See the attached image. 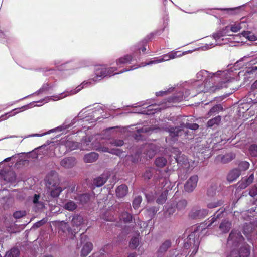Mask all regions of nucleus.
Instances as JSON below:
<instances>
[{
    "mask_svg": "<svg viewBox=\"0 0 257 257\" xmlns=\"http://www.w3.org/2000/svg\"><path fill=\"white\" fill-rule=\"evenodd\" d=\"M137 67H135L134 66H132L130 69H123V70L120 71L119 72H114L116 71L117 69L116 67H106L103 65H99L95 67V75L96 76L92 79H89L87 81H84L83 82L81 85L78 86L75 89L72 90L70 91H66L64 93H62L57 95L52 96L50 97H47L44 99L45 101V103H47L49 102L50 100L57 101L60 99H61L65 97L73 95L76 94L78 92H79L82 88L84 87H86L88 86H89L91 84H93L98 81V80H101L103 78L107 76H113L116 74H120L122 72H127L131 70H134L136 69Z\"/></svg>",
    "mask_w": 257,
    "mask_h": 257,
    "instance_id": "f257e3e1",
    "label": "nucleus"
},
{
    "mask_svg": "<svg viewBox=\"0 0 257 257\" xmlns=\"http://www.w3.org/2000/svg\"><path fill=\"white\" fill-rule=\"evenodd\" d=\"M223 212L224 210L220 209L210 220L194 227V231L188 236L187 241L184 244L185 248H191L192 250L191 255H195L198 251L200 244V234L208 227L211 226L217 218L220 217V214Z\"/></svg>",
    "mask_w": 257,
    "mask_h": 257,
    "instance_id": "f03ea898",
    "label": "nucleus"
},
{
    "mask_svg": "<svg viewBox=\"0 0 257 257\" xmlns=\"http://www.w3.org/2000/svg\"><path fill=\"white\" fill-rule=\"evenodd\" d=\"M46 187L52 197H58L62 191V188L59 186L57 176H54L53 180L49 179Z\"/></svg>",
    "mask_w": 257,
    "mask_h": 257,
    "instance_id": "7ed1b4c3",
    "label": "nucleus"
},
{
    "mask_svg": "<svg viewBox=\"0 0 257 257\" xmlns=\"http://www.w3.org/2000/svg\"><path fill=\"white\" fill-rule=\"evenodd\" d=\"M244 239L240 232L232 230L229 234L227 241V244L232 247H239L242 243Z\"/></svg>",
    "mask_w": 257,
    "mask_h": 257,
    "instance_id": "20e7f679",
    "label": "nucleus"
},
{
    "mask_svg": "<svg viewBox=\"0 0 257 257\" xmlns=\"http://www.w3.org/2000/svg\"><path fill=\"white\" fill-rule=\"evenodd\" d=\"M229 28V26H226L224 29H222V30L219 31L216 33L213 34V37L214 39L215 40L216 43L214 44H211L207 45V46H206V49H209L215 46V45H222L223 43H224L223 42H221L222 41L224 40V39H221V38L227 34Z\"/></svg>",
    "mask_w": 257,
    "mask_h": 257,
    "instance_id": "39448f33",
    "label": "nucleus"
},
{
    "mask_svg": "<svg viewBox=\"0 0 257 257\" xmlns=\"http://www.w3.org/2000/svg\"><path fill=\"white\" fill-rule=\"evenodd\" d=\"M172 59L170 52L164 54L161 56L158 57H155L152 58L151 60L145 63H142L140 65H139L138 67H136L137 68L140 67H144L147 65H150L152 64H155L161 62H163L165 61H167L170 60Z\"/></svg>",
    "mask_w": 257,
    "mask_h": 257,
    "instance_id": "423d86ee",
    "label": "nucleus"
},
{
    "mask_svg": "<svg viewBox=\"0 0 257 257\" xmlns=\"http://www.w3.org/2000/svg\"><path fill=\"white\" fill-rule=\"evenodd\" d=\"M250 254V250L247 245H244L240 248L238 252L237 250L233 249L227 257H248Z\"/></svg>",
    "mask_w": 257,
    "mask_h": 257,
    "instance_id": "0eeeda50",
    "label": "nucleus"
},
{
    "mask_svg": "<svg viewBox=\"0 0 257 257\" xmlns=\"http://www.w3.org/2000/svg\"><path fill=\"white\" fill-rule=\"evenodd\" d=\"M217 75H221L223 79L221 85L218 88L219 89L227 87L228 85L226 84V83H229L232 79H233L232 72L227 70L222 72L220 71H218Z\"/></svg>",
    "mask_w": 257,
    "mask_h": 257,
    "instance_id": "6e6552de",
    "label": "nucleus"
},
{
    "mask_svg": "<svg viewBox=\"0 0 257 257\" xmlns=\"http://www.w3.org/2000/svg\"><path fill=\"white\" fill-rule=\"evenodd\" d=\"M198 180V178L197 175L190 177L185 184V190L188 192L193 191L197 186Z\"/></svg>",
    "mask_w": 257,
    "mask_h": 257,
    "instance_id": "1a4fd4ad",
    "label": "nucleus"
},
{
    "mask_svg": "<svg viewBox=\"0 0 257 257\" xmlns=\"http://www.w3.org/2000/svg\"><path fill=\"white\" fill-rule=\"evenodd\" d=\"M208 214V210L204 208L194 209L190 212L189 216L193 219L201 218Z\"/></svg>",
    "mask_w": 257,
    "mask_h": 257,
    "instance_id": "9d476101",
    "label": "nucleus"
},
{
    "mask_svg": "<svg viewBox=\"0 0 257 257\" xmlns=\"http://www.w3.org/2000/svg\"><path fill=\"white\" fill-rule=\"evenodd\" d=\"M215 74V73H210L208 71L203 70L199 72L197 74L196 76L198 81H202L206 83L208 80Z\"/></svg>",
    "mask_w": 257,
    "mask_h": 257,
    "instance_id": "9b49d317",
    "label": "nucleus"
},
{
    "mask_svg": "<svg viewBox=\"0 0 257 257\" xmlns=\"http://www.w3.org/2000/svg\"><path fill=\"white\" fill-rule=\"evenodd\" d=\"M145 154L147 157L152 158L157 151L156 146L153 144H148L145 146Z\"/></svg>",
    "mask_w": 257,
    "mask_h": 257,
    "instance_id": "f8f14e48",
    "label": "nucleus"
},
{
    "mask_svg": "<svg viewBox=\"0 0 257 257\" xmlns=\"http://www.w3.org/2000/svg\"><path fill=\"white\" fill-rule=\"evenodd\" d=\"M235 157L233 153H230L224 155H219L216 157L215 160L217 162L226 163L232 160Z\"/></svg>",
    "mask_w": 257,
    "mask_h": 257,
    "instance_id": "ddd939ff",
    "label": "nucleus"
},
{
    "mask_svg": "<svg viewBox=\"0 0 257 257\" xmlns=\"http://www.w3.org/2000/svg\"><path fill=\"white\" fill-rule=\"evenodd\" d=\"M190 93L188 91H186L185 94L183 92H179L176 96H174L168 100L169 102H180L183 99H187Z\"/></svg>",
    "mask_w": 257,
    "mask_h": 257,
    "instance_id": "4468645a",
    "label": "nucleus"
},
{
    "mask_svg": "<svg viewBox=\"0 0 257 257\" xmlns=\"http://www.w3.org/2000/svg\"><path fill=\"white\" fill-rule=\"evenodd\" d=\"M133 60V57L131 55H126L118 59L116 63L118 67H121L122 65L131 63Z\"/></svg>",
    "mask_w": 257,
    "mask_h": 257,
    "instance_id": "2eb2a0df",
    "label": "nucleus"
},
{
    "mask_svg": "<svg viewBox=\"0 0 257 257\" xmlns=\"http://www.w3.org/2000/svg\"><path fill=\"white\" fill-rule=\"evenodd\" d=\"M247 27L246 23L244 21L235 23L230 27V30L233 32H237L241 29L246 28Z\"/></svg>",
    "mask_w": 257,
    "mask_h": 257,
    "instance_id": "dca6fc26",
    "label": "nucleus"
},
{
    "mask_svg": "<svg viewBox=\"0 0 257 257\" xmlns=\"http://www.w3.org/2000/svg\"><path fill=\"white\" fill-rule=\"evenodd\" d=\"M76 163L75 159L74 157L65 158L61 161V165L65 168H71Z\"/></svg>",
    "mask_w": 257,
    "mask_h": 257,
    "instance_id": "f3484780",
    "label": "nucleus"
},
{
    "mask_svg": "<svg viewBox=\"0 0 257 257\" xmlns=\"http://www.w3.org/2000/svg\"><path fill=\"white\" fill-rule=\"evenodd\" d=\"M231 227V223L227 220L223 221L219 226V230L222 233L229 232Z\"/></svg>",
    "mask_w": 257,
    "mask_h": 257,
    "instance_id": "a211bd4d",
    "label": "nucleus"
},
{
    "mask_svg": "<svg viewBox=\"0 0 257 257\" xmlns=\"http://www.w3.org/2000/svg\"><path fill=\"white\" fill-rule=\"evenodd\" d=\"M240 170L237 168L234 169L230 171L227 175V180L229 182H232L237 179L240 175Z\"/></svg>",
    "mask_w": 257,
    "mask_h": 257,
    "instance_id": "6ab92c4d",
    "label": "nucleus"
},
{
    "mask_svg": "<svg viewBox=\"0 0 257 257\" xmlns=\"http://www.w3.org/2000/svg\"><path fill=\"white\" fill-rule=\"evenodd\" d=\"M128 192V188L125 185H121L116 189V194L118 197L122 198L125 196Z\"/></svg>",
    "mask_w": 257,
    "mask_h": 257,
    "instance_id": "aec40b11",
    "label": "nucleus"
},
{
    "mask_svg": "<svg viewBox=\"0 0 257 257\" xmlns=\"http://www.w3.org/2000/svg\"><path fill=\"white\" fill-rule=\"evenodd\" d=\"M107 179V174H103L101 176L95 178L93 181V184L96 187H100L106 182Z\"/></svg>",
    "mask_w": 257,
    "mask_h": 257,
    "instance_id": "412c9836",
    "label": "nucleus"
},
{
    "mask_svg": "<svg viewBox=\"0 0 257 257\" xmlns=\"http://www.w3.org/2000/svg\"><path fill=\"white\" fill-rule=\"evenodd\" d=\"M98 158V154L95 152H91L85 155L83 159L86 163H92L96 161Z\"/></svg>",
    "mask_w": 257,
    "mask_h": 257,
    "instance_id": "4be33fe9",
    "label": "nucleus"
},
{
    "mask_svg": "<svg viewBox=\"0 0 257 257\" xmlns=\"http://www.w3.org/2000/svg\"><path fill=\"white\" fill-rule=\"evenodd\" d=\"M75 199L77 203L83 205L89 200L90 198L88 194H84L75 197Z\"/></svg>",
    "mask_w": 257,
    "mask_h": 257,
    "instance_id": "5701e85b",
    "label": "nucleus"
},
{
    "mask_svg": "<svg viewBox=\"0 0 257 257\" xmlns=\"http://www.w3.org/2000/svg\"><path fill=\"white\" fill-rule=\"evenodd\" d=\"M93 245L91 242H87L83 246L81 250V255L83 256H87L92 250Z\"/></svg>",
    "mask_w": 257,
    "mask_h": 257,
    "instance_id": "b1692460",
    "label": "nucleus"
},
{
    "mask_svg": "<svg viewBox=\"0 0 257 257\" xmlns=\"http://www.w3.org/2000/svg\"><path fill=\"white\" fill-rule=\"evenodd\" d=\"M241 8V7L239 6L234 8H221L219 9L222 11H226V13L228 15H234L239 13Z\"/></svg>",
    "mask_w": 257,
    "mask_h": 257,
    "instance_id": "393cba45",
    "label": "nucleus"
},
{
    "mask_svg": "<svg viewBox=\"0 0 257 257\" xmlns=\"http://www.w3.org/2000/svg\"><path fill=\"white\" fill-rule=\"evenodd\" d=\"M0 178H4V179L7 182H12L15 180L16 175L13 172L10 171L6 173L4 176L1 175Z\"/></svg>",
    "mask_w": 257,
    "mask_h": 257,
    "instance_id": "a878e982",
    "label": "nucleus"
},
{
    "mask_svg": "<svg viewBox=\"0 0 257 257\" xmlns=\"http://www.w3.org/2000/svg\"><path fill=\"white\" fill-rule=\"evenodd\" d=\"M223 202L222 200L214 199L207 204L208 208H214L221 206Z\"/></svg>",
    "mask_w": 257,
    "mask_h": 257,
    "instance_id": "bb28decb",
    "label": "nucleus"
},
{
    "mask_svg": "<svg viewBox=\"0 0 257 257\" xmlns=\"http://www.w3.org/2000/svg\"><path fill=\"white\" fill-rule=\"evenodd\" d=\"M139 245V234H138L136 236L133 237L129 243V247L131 249L136 248Z\"/></svg>",
    "mask_w": 257,
    "mask_h": 257,
    "instance_id": "cd10ccee",
    "label": "nucleus"
},
{
    "mask_svg": "<svg viewBox=\"0 0 257 257\" xmlns=\"http://www.w3.org/2000/svg\"><path fill=\"white\" fill-rule=\"evenodd\" d=\"M176 161L179 163L181 164L182 165H184L185 167H187V159L186 157L181 154V153H179L178 155H177L175 157Z\"/></svg>",
    "mask_w": 257,
    "mask_h": 257,
    "instance_id": "c85d7f7f",
    "label": "nucleus"
},
{
    "mask_svg": "<svg viewBox=\"0 0 257 257\" xmlns=\"http://www.w3.org/2000/svg\"><path fill=\"white\" fill-rule=\"evenodd\" d=\"M168 194V191L166 189H164L161 194L157 199V202L158 204H163L167 199V195Z\"/></svg>",
    "mask_w": 257,
    "mask_h": 257,
    "instance_id": "c756f323",
    "label": "nucleus"
},
{
    "mask_svg": "<svg viewBox=\"0 0 257 257\" xmlns=\"http://www.w3.org/2000/svg\"><path fill=\"white\" fill-rule=\"evenodd\" d=\"M77 205L74 201L69 200L64 205V208L69 211H73L77 208Z\"/></svg>",
    "mask_w": 257,
    "mask_h": 257,
    "instance_id": "7c9ffc66",
    "label": "nucleus"
},
{
    "mask_svg": "<svg viewBox=\"0 0 257 257\" xmlns=\"http://www.w3.org/2000/svg\"><path fill=\"white\" fill-rule=\"evenodd\" d=\"M83 221V218L81 216L76 215L74 216L72 220V225L74 226H80Z\"/></svg>",
    "mask_w": 257,
    "mask_h": 257,
    "instance_id": "2f4dec72",
    "label": "nucleus"
},
{
    "mask_svg": "<svg viewBox=\"0 0 257 257\" xmlns=\"http://www.w3.org/2000/svg\"><path fill=\"white\" fill-rule=\"evenodd\" d=\"M65 146L70 150H73L78 147V144L72 141L68 140L65 143Z\"/></svg>",
    "mask_w": 257,
    "mask_h": 257,
    "instance_id": "473e14b6",
    "label": "nucleus"
},
{
    "mask_svg": "<svg viewBox=\"0 0 257 257\" xmlns=\"http://www.w3.org/2000/svg\"><path fill=\"white\" fill-rule=\"evenodd\" d=\"M120 219L125 223H128L132 220V216L128 212H124L120 215Z\"/></svg>",
    "mask_w": 257,
    "mask_h": 257,
    "instance_id": "72a5a7b5",
    "label": "nucleus"
},
{
    "mask_svg": "<svg viewBox=\"0 0 257 257\" xmlns=\"http://www.w3.org/2000/svg\"><path fill=\"white\" fill-rule=\"evenodd\" d=\"M242 35L251 41H254L257 39L256 36L250 31H243Z\"/></svg>",
    "mask_w": 257,
    "mask_h": 257,
    "instance_id": "f704fd0d",
    "label": "nucleus"
},
{
    "mask_svg": "<svg viewBox=\"0 0 257 257\" xmlns=\"http://www.w3.org/2000/svg\"><path fill=\"white\" fill-rule=\"evenodd\" d=\"M244 180L245 181V185H239L238 186L239 188L241 189H245L253 182L254 180L253 174H251L247 178L244 179Z\"/></svg>",
    "mask_w": 257,
    "mask_h": 257,
    "instance_id": "c9c22d12",
    "label": "nucleus"
},
{
    "mask_svg": "<svg viewBox=\"0 0 257 257\" xmlns=\"http://www.w3.org/2000/svg\"><path fill=\"white\" fill-rule=\"evenodd\" d=\"M40 196L37 194H35L33 199V202L35 206L39 209L42 208L44 207L43 203L39 201Z\"/></svg>",
    "mask_w": 257,
    "mask_h": 257,
    "instance_id": "e433bc0d",
    "label": "nucleus"
},
{
    "mask_svg": "<svg viewBox=\"0 0 257 257\" xmlns=\"http://www.w3.org/2000/svg\"><path fill=\"white\" fill-rule=\"evenodd\" d=\"M155 163L157 167H163L166 164L167 160L164 157H158L156 159Z\"/></svg>",
    "mask_w": 257,
    "mask_h": 257,
    "instance_id": "4c0bfd02",
    "label": "nucleus"
},
{
    "mask_svg": "<svg viewBox=\"0 0 257 257\" xmlns=\"http://www.w3.org/2000/svg\"><path fill=\"white\" fill-rule=\"evenodd\" d=\"M180 127L189 128L192 130H196L198 128L199 125L196 123H190L186 122V123H183L181 124Z\"/></svg>",
    "mask_w": 257,
    "mask_h": 257,
    "instance_id": "58836bf2",
    "label": "nucleus"
},
{
    "mask_svg": "<svg viewBox=\"0 0 257 257\" xmlns=\"http://www.w3.org/2000/svg\"><path fill=\"white\" fill-rule=\"evenodd\" d=\"M181 132V129L178 127L171 128L169 130V135L172 137L179 136Z\"/></svg>",
    "mask_w": 257,
    "mask_h": 257,
    "instance_id": "ea45409f",
    "label": "nucleus"
},
{
    "mask_svg": "<svg viewBox=\"0 0 257 257\" xmlns=\"http://www.w3.org/2000/svg\"><path fill=\"white\" fill-rule=\"evenodd\" d=\"M221 120V117L219 116H218L216 117H214L210 120H209L207 122V125L208 127H212L214 124H217L219 123Z\"/></svg>",
    "mask_w": 257,
    "mask_h": 257,
    "instance_id": "a19ab883",
    "label": "nucleus"
},
{
    "mask_svg": "<svg viewBox=\"0 0 257 257\" xmlns=\"http://www.w3.org/2000/svg\"><path fill=\"white\" fill-rule=\"evenodd\" d=\"M19 254V251L16 248H13L7 252V257H17Z\"/></svg>",
    "mask_w": 257,
    "mask_h": 257,
    "instance_id": "79ce46f5",
    "label": "nucleus"
},
{
    "mask_svg": "<svg viewBox=\"0 0 257 257\" xmlns=\"http://www.w3.org/2000/svg\"><path fill=\"white\" fill-rule=\"evenodd\" d=\"M27 107V106H23L21 108H16V109H14V110H13L12 111H10L9 112H8L7 113H10V114H8L6 115V117H7V119L11 117V116H14L16 114H17V113H19L20 112H21V110H20V109H24L23 110H25V109H26Z\"/></svg>",
    "mask_w": 257,
    "mask_h": 257,
    "instance_id": "37998d69",
    "label": "nucleus"
},
{
    "mask_svg": "<svg viewBox=\"0 0 257 257\" xmlns=\"http://www.w3.org/2000/svg\"><path fill=\"white\" fill-rule=\"evenodd\" d=\"M142 201V197L140 196H138L136 197L133 202V206L135 209H137L140 206V204H141Z\"/></svg>",
    "mask_w": 257,
    "mask_h": 257,
    "instance_id": "c03bdc74",
    "label": "nucleus"
},
{
    "mask_svg": "<svg viewBox=\"0 0 257 257\" xmlns=\"http://www.w3.org/2000/svg\"><path fill=\"white\" fill-rule=\"evenodd\" d=\"M171 246V242L169 240L165 241L160 246L159 251L161 252L166 251Z\"/></svg>",
    "mask_w": 257,
    "mask_h": 257,
    "instance_id": "a18cd8bd",
    "label": "nucleus"
},
{
    "mask_svg": "<svg viewBox=\"0 0 257 257\" xmlns=\"http://www.w3.org/2000/svg\"><path fill=\"white\" fill-rule=\"evenodd\" d=\"M222 109V107L220 105H216L213 106L208 112V115L210 116L213 115L214 113H218Z\"/></svg>",
    "mask_w": 257,
    "mask_h": 257,
    "instance_id": "49530a36",
    "label": "nucleus"
},
{
    "mask_svg": "<svg viewBox=\"0 0 257 257\" xmlns=\"http://www.w3.org/2000/svg\"><path fill=\"white\" fill-rule=\"evenodd\" d=\"M249 153L252 157L257 156V145H251L249 148Z\"/></svg>",
    "mask_w": 257,
    "mask_h": 257,
    "instance_id": "de8ad7c7",
    "label": "nucleus"
},
{
    "mask_svg": "<svg viewBox=\"0 0 257 257\" xmlns=\"http://www.w3.org/2000/svg\"><path fill=\"white\" fill-rule=\"evenodd\" d=\"M187 204V202L185 200H181L179 201L176 204V207L179 210H182L184 209Z\"/></svg>",
    "mask_w": 257,
    "mask_h": 257,
    "instance_id": "09e8293b",
    "label": "nucleus"
},
{
    "mask_svg": "<svg viewBox=\"0 0 257 257\" xmlns=\"http://www.w3.org/2000/svg\"><path fill=\"white\" fill-rule=\"evenodd\" d=\"M249 167V163L247 161H242L239 164V169L241 171H245Z\"/></svg>",
    "mask_w": 257,
    "mask_h": 257,
    "instance_id": "8fccbe9b",
    "label": "nucleus"
},
{
    "mask_svg": "<svg viewBox=\"0 0 257 257\" xmlns=\"http://www.w3.org/2000/svg\"><path fill=\"white\" fill-rule=\"evenodd\" d=\"M217 186L213 185L208 188L207 190V195L208 196L213 197L216 193Z\"/></svg>",
    "mask_w": 257,
    "mask_h": 257,
    "instance_id": "3c124183",
    "label": "nucleus"
},
{
    "mask_svg": "<svg viewBox=\"0 0 257 257\" xmlns=\"http://www.w3.org/2000/svg\"><path fill=\"white\" fill-rule=\"evenodd\" d=\"M161 105H162V106L159 108H153V107H155L156 106V105H153V104L150 105L147 108H148V111H149V110L151 111V110H154L155 111H156V110L159 111L162 109H164L167 107H170L169 105H167L166 103L164 105H163V103L161 104Z\"/></svg>",
    "mask_w": 257,
    "mask_h": 257,
    "instance_id": "603ef678",
    "label": "nucleus"
},
{
    "mask_svg": "<svg viewBox=\"0 0 257 257\" xmlns=\"http://www.w3.org/2000/svg\"><path fill=\"white\" fill-rule=\"evenodd\" d=\"M170 54L172 59L181 57L183 56V54H182L180 51H172L170 52Z\"/></svg>",
    "mask_w": 257,
    "mask_h": 257,
    "instance_id": "864d4df0",
    "label": "nucleus"
},
{
    "mask_svg": "<svg viewBox=\"0 0 257 257\" xmlns=\"http://www.w3.org/2000/svg\"><path fill=\"white\" fill-rule=\"evenodd\" d=\"M26 215L25 211H17L14 213L13 216L16 218L19 219Z\"/></svg>",
    "mask_w": 257,
    "mask_h": 257,
    "instance_id": "5fc2aeb1",
    "label": "nucleus"
},
{
    "mask_svg": "<svg viewBox=\"0 0 257 257\" xmlns=\"http://www.w3.org/2000/svg\"><path fill=\"white\" fill-rule=\"evenodd\" d=\"M87 112L86 108H84L83 110H81V112L79 113L78 116V117L80 118H83L85 119V121H89V119L88 118V117L84 114Z\"/></svg>",
    "mask_w": 257,
    "mask_h": 257,
    "instance_id": "6e6d98bb",
    "label": "nucleus"
},
{
    "mask_svg": "<svg viewBox=\"0 0 257 257\" xmlns=\"http://www.w3.org/2000/svg\"><path fill=\"white\" fill-rule=\"evenodd\" d=\"M111 143L112 145L116 146H121L123 145V141L122 140H115Z\"/></svg>",
    "mask_w": 257,
    "mask_h": 257,
    "instance_id": "4d7b16f0",
    "label": "nucleus"
},
{
    "mask_svg": "<svg viewBox=\"0 0 257 257\" xmlns=\"http://www.w3.org/2000/svg\"><path fill=\"white\" fill-rule=\"evenodd\" d=\"M247 59H249V60H247V62H251L252 61V60L250 59V57H246V56H245L244 57L242 58L241 59H240L239 61H238L236 63H235V66L236 67H237L238 66L240 65L242 62Z\"/></svg>",
    "mask_w": 257,
    "mask_h": 257,
    "instance_id": "13d9d810",
    "label": "nucleus"
},
{
    "mask_svg": "<svg viewBox=\"0 0 257 257\" xmlns=\"http://www.w3.org/2000/svg\"><path fill=\"white\" fill-rule=\"evenodd\" d=\"M172 90V88H170L168 89L167 91H160L159 92H156V95L157 96L165 95V94L168 93L169 92H170Z\"/></svg>",
    "mask_w": 257,
    "mask_h": 257,
    "instance_id": "bf43d9fd",
    "label": "nucleus"
},
{
    "mask_svg": "<svg viewBox=\"0 0 257 257\" xmlns=\"http://www.w3.org/2000/svg\"><path fill=\"white\" fill-rule=\"evenodd\" d=\"M256 71H257V67L256 66H254V67H252L248 68L247 69V70H246V73H248L249 74H253Z\"/></svg>",
    "mask_w": 257,
    "mask_h": 257,
    "instance_id": "052dcab7",
    "label": "nucleus"
},
{
    "mask_svg": "<svg viewBox=\"0 0 257 257\" xmlns=\"http://www.w3.org/2000/svg\"><path fill=\"white\" fill-rule=\"evenodd\" d=\"M165 209L166 211L168 213L169 215L172 214L175 211L174 207H171L170 208L169 206H166L165 207Z\"/></svg>",
    "mask_w": 257,
    "mask_h": 257,
    "instance_id": "680f3d73",
    "label": "nucleus"
},
{
    "mask_svg": "<svg viewBox=\"0 0 257 257\" xmlns=\"http://www.w3.org/2000/svg\"><path fill=\"white\" fill-rule=\"evenodd\" d=\"M257 194V188H253L249 191V195L252 196L254 197L256 196Z\"/></svg>",
    "mask_w": 257,
    "mask_h": 257,
    "instance_id": "e2e57ef3",
    "label": "nucleus"
},
{
    "mask_svg": "<svg viewBox=\"0 0 257 257\" xmlns=\"http://www.w3.org/2000/svg\"><path fill=\"white\" fill-rule=\"evenodd\" d=\"M45 221L43 220H42L39 222H37L34 225V227H39L41 226L43 223H44Z\"/></svg>",
    "mask_w": 257,
    "mask_h": 257,
    "instance_id": "0e129e2a",
    "label": "nucleus"
},
{
    "mask_svg": "<svg viewBox=\"0 0 257 257\" xmlns=\"http://www.w3.org/2000/svg\"><path fill=\"white\" fill-rule=\"evenodd\" d=\"M68 127H69V125L68 126L67 125L64 124H63V125L57 127V130H58L60 131H61L63 130L68 128Z\"/></svg>",
    "mask_w": 257,
    "mask_h": 257,
    "instance_id": "69168bd1",
    "label": "nucleus"
},
{
    "mask_svg": "<svg viewBox=\"0 0 257 257\" xmlns=\"http://www.w3.org/2000/svg\"><path fill=\"white\" fill-rule=\"evenodd\" d=\"M152 175L150 172H148L147 171L144 174V176L145 178L150 179Z\"/></svg>",
    "mask_w": 257,
    "mask_h": 257,
    "instance_id": "338daca9",
    "label": "nucleus"
},
{
    "mask_svg": "<svg viewBox=\"0 0 257 257\" xmlns=\"http://www.w3.org/2000/svg\"><path fill=\"white\" fill-rule=\"evenodd\" d=\"M140 228H143V227L145 228V227H147V224L145 222L140 221Z\"/></svg>",
    "mask_w": 257,
    "mask_h": 257,
    "instance_id": "774afa93",
    "label": "nucleus"
}]
</instances>
